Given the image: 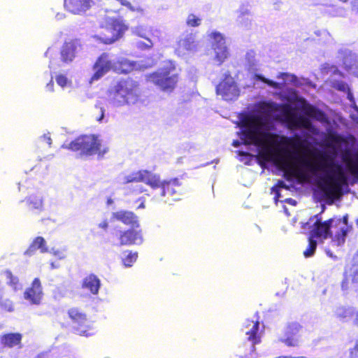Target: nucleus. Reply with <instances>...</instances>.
Here are the masks:
<instances>
[{
  "label": "nucleus",
  "mask_w": 358,
  "mask_h": 358,
  "mask_svg": "<svg viewBox=\"0 0 358 358\" xmlns=\"http://www.w3.org/2000/svg\"><path fill=\"white\" fill-rule=\"evenodd\" d=\"M92 0H64V7L73 14H80L90 9Z\"/></svg>",
  "instance_id": "nucleus-20"
},
{
  "label": "nucleus",
  "mask_w": 358,
  "mask_h": 358,
  "mask_svg": "<svg viewBox=\"0 0 358 358\" xmlns=\"http://www.w3.org/2000/svg\"><path fill=\"white\" fill-rule=\"evenodd\" d=\"M128 27L122 20L118 18H110L104 27H102V31L94 38L101 43L109 45L112 44L120 38Z\"/></svg>",
  "instance_id": "nucleus-6"
},
{
  "label": "nucleus",
  "mask_w": 358,
  "mask_h": 358,
  "mask_svg": "<svg viewBox=\"0 0 358 358\" xmlns=\"http://www.w3.org/2000/svg\"><path fill=\"white\" fill-rule=\"evenodd\" d=\"M257 79L274 89H278L280 87L279 84L278 83L266 78L261 75L257 76Z\"/></svg>",
  "instance_id": "nucleus-36"
},
{
  "label": "nucleus",
  "mask_w": 358,
  "mask_h": 358,
  "mask_svg": "<svg viewBox=\"0 0 358 358\" xmlns=\"http://www.w3.org/2000/svg\"><path fill=\"white\" fill-rule=\"evenodd\" d=\"M143 192V189H140V190L138 191V192H139V193Z\"/></svg>",
  "instance_id": "nucleus-55"
},
{
  "label": "nucleus",
  "mask_w": 358,
  "mask_h": 358,
  "mask_svg": "<svg viewBox=\"0 0 358 358\" xmlns=\"http://www.w3.org/2000/svg\"><path fill=\"white\" fill-rule=\"evenodd\" d=\"M302 329V326L296 322L287 324L284 329V338L280 341L288 347H295L298 345V336Z\"/></svg>",
  "instance_id": "nucleus-17"
},
{
  "label": "nucleus",
  "mask_w": 358,
  "mask_h": 358,
  "mask_svg": "<svg viewBox=\"0 0 358 358\" xmlns=\"http://www.w3.org/2000/svg\"><path fill=\"white\" fill-rule=\"evenodd\" d=\"M183 187L178 178H171L164 180L160 195L164 197H172L173 200H176L182 194Z\"/></svg>",
  "instance_id": "nucleus-14"
},
{
  "label": "nucleus",
  "mask_w": 358,
  "mask_h": 358,
  "mask_svg": "<svg viewBox=\"0 0 358 358\" xmlns=\"http://www.w3.org/2000/svg\"><path fill=\"white\" fill-rule=\"evenodd\" d=\"M186 23L189 27H196L200 25L201 19L196 16L194 14H189L187 16Z\"/></svg>",
  "instance_id": "nucleus-34"
},
{
  "label": "nucleus",
  "mask_w": 358,
  "mask_h": 358,
  "mask_svg": "<svg viewBox=\"0 0 358 358\" xmlns=\"http://www.w3.org/2000/svg\"><path fill=\"white\" fill-rule=\"evenodd\" d=\"M22 335L20 333H8L0 336L1 344L7 348H13L21 343Z\"/></svg>",
  "instance_id": "nucleus-22"
},
{
  "label": "nucleus",
  "mask_w": 358,
  "mask_h": 358,
  "mask_svg": "<svg viewBox=\"0 0 358 358\" xmlns=\"http://www.w3.org/2000/svg\"><path fill=\"white\" fill-rule=\"evenodd\" d=\"M24 299L31 305H40L41 303L43 292L41 280L35 278L23 294Z\"/></svg>",
  "instance_id": "nucleus-13"
},
{
  "label": "nucleus",
  "mask_w": 358,
  "mask_h": 358,
  "mask_svg": "<svg viewBox=\"0 0 358 358\" xmlns=\"http://www.w3.org/2000/svg\"><path fill=\"white\" fill-rule=\"evenodd\" d=\"M271 189H272V191L275 192V198L277 200L279 198V196H280V191H279V189L275 188V187H273Z\"/></svg>",
  "instance_id": "nucleus-50"
},
{
  "label": "nucleus",
  "mask_w": 358,
  "mask_h": 358,
  "mask_svg": "<svg viewBox=\"0 0 358 358\" xmlns=\"http://www.w3.org/2000/svg\"><path fill=\"white\" fill-rule=\"evenodd\" d=\"M321 214L322 212L310 217L308 222L302 224V228L310 229L309 235L322 243L331 238L332 245H343L348 235V227L341 226L340 219L329 218L322 221Z\"/></svg>",
  "instance_id": "nucleus-2"
},
{
  "label": "nucleus",
  "mask_w": 358,
  "mask_h": 358,
  "mask_svg": "<svg viewBox=\"0 0 358 358\" xmlns=\"http://www.w3.org/2000/svg\"><path fill=\"white\" fill-rule=\"evenodd\" d=\"M0 308L4 312H13L14 310L13 303L9 299L0 301Z\"/></svg>",
  "instance_id": "nucleus-35"
},
{
  "label": "nucleus",
  "mask_w": 358,
  "mask_h": 358,
  "mask_svg": "<svg viewBox=\"0 0 358 358\" xmlns=\"http://www.w3.org/2000/svg\"><path fill=\"white\" fill-rule=\"evenodd\" d=\"M37 250H40L42 253L47 252L48 251L46 242L42 236H37L34 239L27 250L26 253L31 255Z\"/></svg>",
  "instance_id": "nucleus-23"
},
{
  "label": "nucleus",
  "mask_w": 358,
  "mask_h": 358,
  "mask_svg": "<svg viewBox=\"0 0 358 358\" xmlns=\"http://www.w3.org/2000/svg\"><path fill=\"white\" fill-rule=\"evenodd\" d=\"M333 87L341 92H346L347 90H349L348 85L343 82V81H338L336 83H335Z\"/></svg>",
  "instance_id": "nucleus-39"
},
{
  "label": "nucleus",
  "mask_w": 358,
  "mask_h": 358,
  "mask_svg": "<svg viewBox=\"0 0 358 358\" xmlns=\"http://www.w3.org/2000/svg\"><path fill=\"white\" fill-rule=\"evenodd\" d=\"M46 88L50 92H53L54 90V81L52 78L49 81L48 83L46 85Z\"/></svg>",
  "instance_id": "nucleus-45"
},
{
  "label": "nucleus",
  "mask_w": 358,
  "mask_h": 358,
  "mask_svg": "<svg viewBox=\"0 0 358 358\" xmlns=\"http://www.w3.org/2000/svg\"><path fill=\"white\" fill-rule=\"evenodd\" d=\"M114 64L107 52L101 53L96 59L92 66L94 73L92 75L90 83L101 79L104 75L108 73L113 68Z\"/></svg>",
  "instance_id": "nucleus-11"
},
{
  "label": "nucleus",
  "mask_w": 358,
  "mask_h": 358,
  "mask_svg": "<svg viewBox=\"0 0 358 358\" xmlns=\"http://www.w3.org/2000/svg\"><path fill=\"white\" fill-rule=\"evenodd\" d=\"M352 285H358V251L353 256L352 264L345 269L341 289L347 291Z\"/></svg>",
  "instance_id": "nucleus-12"
},
{
  "label": "nucleus",
  "mask_w": 358,
  "mask_h": 358,
  "mask_svg": "<svg viewBox=\"0 0 358 358\" xmlns=\"http://www.w3.org/2000/svg\"><path fill=\"white\" fill-rule=\"evenodd\" d=\"M245 334L248 341L253 345L261 343V336L259 333V321L258 320H247L244 325Z\"/></svg>",
  "instance_id": "nucleus-18"
},
{
  "label": "nucleus",
  "mask_w": 358,
  "mask_h": 358,
  "mask_svg": "<svg viewBox=\"0 0 358 358\" xmlns=\"http://www.w3.org/2000/svg\"><path fill=\"white\" fill-rule=\"evenodd\" d=\"M215 51V59L219 62V64H222L228 57L227 48L226 46H222L217 48Z\"/></svg>",
  "instance_id": "nucleus-33"
},
{
  "label": "nucleus",
  "mask_w": 358,
  "mask_h": 358,
  "mask_svg": "<svg viewBox=\"0 0 358 358\" xmlns=\"http://www.w3.org/2000/svg\"><path fill=\"white\" fill-rule=\"evenodd\" d=\"M67 315L71 320L72 329L76 334L85 337L92 335V322L83 310L78 307H71L68 309Z\"/></svg>",
  "instance_id": "nucleus-7"
},
{
  "label": "nucleus",
  "mask_w": 358,
  "mask_h": 358,
  "mask_svg": "<svg viewBox=\"0 0 358 358\" xmlns=\"http://www.w3.org/2000/svg\"><path fill=\"white\" fill-rule=\"evenodd\" d=\"M138 258V252L127 251V254L125 257L122 258V264L126 267H131L134 264V263L137 260Z\"/></svg>",
  "instance_id": "nucleus-31"
},
{
  "label": "nucleus",
  "mask_w": 358,
  "mask_h": 358,
  "mask_svg": "<svg viewBox=\"0 0 358 358\" xmlns=\"http://www.w3.org/2000/svg\"><path fill=\"white\" fill-rule=\"evenodd\" d=\"M357 122H358V121H357Z\"/></svg>",
  "instance_id": "nucleus-57"
},
{
  "label": "nucleus",
  "mask_w": 358,
  "mask_h": 358,
  "mask_svg": "<svg viewBox=\"0 0 358 358\" xmlns=\"http://www.w3.org/2000/svg\"><path fill=\"white\" fill-rule=\"evenodd\" d=\"M100 110H101V115L100 116L97 118V120L98 121H101L103 117H104V113H105V110L103 107H101L100 108Z\"/></svg>",
  "instance_id": "nucleus-49"
},
{
  "label": "nucleus",
  "mask_w": 358,
  "mask_h": 358,
  "mask_svg": "<svg viewBox=\"0 0 358 358\" xmlns=\"http://www.w3.org/2000/svg\"><path fill=\"white\" fill-rule=\"evenodd\" d=\"M178 48L182 50L190 51L196 48L195 41L192 35L186 36L178 42Z\"/></svg>",
  "instance_id": "nucleus-25"
},
{
  "label": "nucleus",
  "mask_w": 358,
  "mask_h": 358,
  "mask_svg": "<svg viewBox=\"0 0 358 358\" xmlns=\"http://www.w3.org/2000/svg\"><path fill=\"white\" fill-rule=\"evenodd\" d=\"M56 82L59 86L64 87L67 84V78L65 76L60 74L57 76Z\"/></svg>",
  "instance_id": "nucleus-41"
},
{
  "label": "nucleus",
  "mask_w": 358,
  "mask_h": 358,
  "mask_svg": "<svg viewBox=\"0 0 358 358\" xmlns=\"http://www.w3.org/2000/svg\"><path fill=\"white\" fill-rule=\"evenodd\" d=\"M36 358H41V357H36Z\"/></svg>",
  "instance_id": "nucleus-56"
},
{
  "label": "nucleus",
  "mask_w": 358,
  "mask_h": 358,
  "mask_svg": "<svg viewBox=\"0 0 358 358\" xmlns=\"http://www.w3.org/2000/svg\"><path fill=\"white\" fill-rule=\"evenodd\" d=\"M317 245V243L316 238L312 237V236H308V245L307 248L303 251V255L305 257H312L316 250Z\"/></svg>",
  "instance_id": "nucleus-29"
},
{
  "label": "nucleus",
  "mask_w": 358,
  "mask_h": 358,
  "mask_svg": "<svg viewBox=\"0 0 358 358\" xmlns=\"http://www.w3.org/2000/svg\"><path fill=\"white\" fill-rule=\"evenodd\" d=\"M303 111L308 117L320 120L324 116V112L313 106L310 104H306L303 106Z\"/></svg>",
  "instance_id": "nucleus-26"
},
{
  "label": "nucleus",
  "mask_w": 358,
  "mask_h": 358,
  "mask_svg": "<svg viewBox=\"0 0 358 358\" xmlns=\"http://www.w3.org/2000/svg\"><path fill=\"white\" fill-rule=\"evenodd\" d=\"M43 140L48 145L49 147L52 145V139L48 135H43L42 136Z\"/></svg>",
  "instance_id": "nucleus-44"
},
{
  "label": "nucleus",
  "mask_w": 358,
  "mask_h": 358,
  "mask_svg": "<svg viewBox=\"0 0 358 358\" xmlns=\"http://www.w3.org/2000/svg\"><path fill=\"white\" fill-rule=\"evenodd\" d=\"M257 79L274 89H278L280 87L279 84L278 83L266 78L261 75L257 76Z\"/></svg>",
  "instance_id": "nucleus-37"
},
{
  "label": "nucleus",
  "mask_w": 358,
  "mask_h": 358,
  "mask_svg": "<svg viewBox=\"0 0 358 358\" xmlns=\"http://www.w3.org/2000/svg\"><path fill=\"white\" fill-rule=\"evenodd\" d=\"M122 6L127 7L131 11H135L136 9L131 5V3L127 0H116Z\"/></svg>",
  "instance_id": "nucleus-42"
},
{
  "label": "nucleus",
  "mask_w": 358,
  "mask_h": 358,
  "mask_svg": "<svg viewBox=\"0 0 358 358\" xmlns=\"http://www.w3.org/2000/svg\"><path fill=\"white\" fill-rule=\"evenodd\" d=\"M265 124L264 120L259 115H252L244 121V137L254 145L261 147L259 156L265 161L272 160L284 166L285 175L287 180L294 177L299 180L306 178V173L295 164H289L287 159H294L301 166L312 172L326 171L320 177L317 187L324 196L334 201L342 196L343 185L347 182V177L341 164L335 163L334 158L326 152L310 151L307 149L305 141L300 136H279L278 134L262 131Z\"/></svg>",
  "instance_id": "nucleus-1"
},
{
  "label": "nucleus",
  "mask_w": 358,
  "mask_h": 358,
  "mask_svg": "<svg viewBox=\"0 0 358 358\" xmlns=\"http://www.w3.org/2000/svg\"><path fill=\"white\" fill-rule=\"evenodd\" d=\"M27 203L29 206V210L34 211V210H38L41 211L43 210V202L41 199L34 196H30L27 199Z\"/></svg>",
  "instance_id": "nucleus-27"
},
{
  "label": "nucleus",
  "mask_w": 358,
  "mask_h": 358,
  "mask_svg": "<svg viewBox=\"0 0 358 358\" xmlns=\"http://www.w3.org/2000/svg\"><path fill=\"white\" fill-rule=\"evenodd\" d=\"M348 358H358V339L356 340L355 345L349 349Z\"/></svg>",
  "instance_id": "nucleus-38"
},
{
  "label": "nucleus",
  "mask_w": 358,
  "mask_h": 358,
  "mask_svg": "<svg viewBox=\"0 0 358 358\" xmlns=\"http://www.w3.org/2000/svg\"><path fill=\"white\" fill-rule=\"evenodd\" d=\"M343 161L350 173L358 179V152L353 156L345 157Z\"/></svg>",
  "instance_id": "nucleus-24"
},
{
  "label": "nucleus",
  "mask_w": 358,
  "mask_h": 358,
  "mask_svg": "<svg viewBox=\"0 0 358 358\" xmlns=\"http://www.w3.org/2000/svg\"><path fill=\"white\" fill-rule=\"evenodd\" d=\"M355 223H356L357 226L358 227V218L355 220Z\"/></svg>",
  "instance_id": "nucleus-54"
},
{
  "label": "nucleus",
  "mask_w": 358,
  "mask_h": 358,
  "mask_svg": "<svg viewBox=\"0 0 358 358\" xmlns=\"http://www.w3.org/2000/svg\"><path fill=\"white\" fill-rule=\"evenodd\" d=\"M281 111L283 121L289 129H309L311 127L310 120L305 116L296 114L289 105H282Z\"/></svg>",
  "instance_id": "nucleus-9"
},
{
  "label": "nucleus",
  "mask_w": 358,
  "mask_h": 358,
  "mask_svg": "<svg viewBox=\"0 0 358 358\" xmlns=\"http://www.w3.org/2000/svg\"><path fill=\"white\" fill-rule=\"evenodd\" d=\"M145 182L151 188L162 189L163 181L160 180L159 176L152 175L148 170H139L131 173L124 176L122 184L126 185L131 182Z\"/></svg>",
  "instance_id": "nucleus-8"
},
{
  "label": "nucleus",
  "mask_w": 358,
  "mask_h": 358,
  "mask_svg": "<svg viewBox=\"0 0 358 358\" xmlns=\"http://www.w3.org/2000/svg\"><path fill=\"white\" fill-rule=\"evenodd\" d=\"M101 285V280L99 277L94 273H90L83 279L81 287L89 292L91 294L96 295L99 294Z\"/></svg>",
  "instance_id": "nucleus-21"
},
{
  "label": "nucleus",
  "mask_w": 358,
  "mask_h": 358,
  "mask_svg": "<svg viewBox=\"0 0 358 358\" xmlns=\"http://www.w3.org/2000/svg\"><path fill=\"white\" fill-rule=\"evenodd\" d=\"M210 37L213 39L212 47L214 50H216L218 48H220L222 46H226L224 38L220 33L213 32L210 34Z\"/></svg>",
  "instance_id": "nucleus-30"
},
{
  "label": "nucleus",
  "mask_w": 358,
  "mask_h": 358,
  "mask_svg": "<svg viewBox=\"0 0 358 358\" xmlns=\"http://www.w3.org/2000/svg\"><path fill=\"white\" fill-rule=\"evenodd\" d=\"M233 145L234 146H238L239 145V142L238 141H234Z\"/></svg>",
  "instance_id": "nucleus-53"
},
{
  "label": "nucleus",
  "mask_w": 358,
  "mask_h": 358,
  "mask_svg": "<svg viewBox=\"0 0 358 358\" xmlns=\"http://www.w3.org/2000/svg\"><path fill=\"white\" fill-rule=\"evenodd\" d=\"M62 148L72 152H78L81 156L97 155L103 157L108 148L102 145L101 141L94 134L81 135L67 145H62Z\"/></svg>",
  "instance_id": "nucleus-4"
},
{
  "label": "nucleus",
  "mask_w": 358,
  "mask_h": 358,
  "mask_svg": "<svg viewBox=\"0 0 358 358\" xmlns=\"http://www.w3.org/2000/svg\"><path fill=\"white\" fill-rule=\"evenodd\" d=\"M275 358H306V357L304 356L291 357V356L281 355V356L277 357Z\"/></svg>",
  "instance_id": "nucleus-51"
},
{
  "label": "nucleus",
  "mask_w": 358,
  "mask_h": 358,
  "mask_svg": "<svg viewBox=\"0 0 358 358\" xmlns=\"http://www.w3.org/2000/svg\"><path fill=\"white\" fill-rule=\"evenodd\" d=\"M136 227H131L120 232L119 236L120 245H139L143 241L141 229Z\"/></svg>",
  "instance_id": "nucleus-15"
},
{
  "label": "nucleus",
  "mask_w": 358,
  "mask_h": 358,
  "mask_svg": "<svg viewBox=\"0 0 358 358\" xmlns=\"http://www.w3.org/2000/svg\"><path fill=\"white\" fill-rule=\"evenodd\" d=\"M139 83L131 78L119 80L108 91L110 102L115 106L135 104L140 99Z\"/></svg>",
  "instance_id": "nucleus-3"
},
{
  "label": "nucleus",
  "mask_w": 358,
  "mask_h": 358,
  "mask_svg": "<svg viewBox=\"0 0 358 358\" xmlns=\"http://www.w3.org/2000/svg\"><path fill=\"white\" fill-rule=\"evenodd\" d=\"M135 64L127 60L121 61L119 63L117 72L120 73L127 74L134 69Z\"/></svg>",
  "instance_id": "nucleus-32"
},
{
  "label": "nucleus",
  "mask_w": 358,
  "mask_h": 358,
  "mask_svg": "<svg viewBox=\"0 0 358 358\" xmlns=\"http://www.w3.org/2000/svg\"><path fill=\"white\" fill-rule=\"evenodd\" d=\"M216 93L226 101H232L239 96V90L229 73L224 76V78L216 87Z\"/></svg>",
  "instance_id": "nucleus-10"
},
{
  "label": "nucleus",
  "mask_w": 358,
  "mask_h": 358,
  "mask_svg": "<svg viewBox=\"0 0 358 358\" xmlns=\"http://www.w3.org/2000/svg\"><path fill=\"white\" fill-rule=\"evenodd\" d=\"M99 227L103 229H107L108 227V222L107 220H105L102 221L101 223L99 224Z\"/></svg>",
  "instance_id": "nucleus-46"
},
{
  "label": "nucleus",
  "mask_w": 358,
  "mask_h": 358,
  "mask_svg": "<svg viewBox=\"0 0 358 358\" xmlns=\"http://www.w3.org/2000/svg\"><path fill=\"white\" fill-rule=\"evenodd\" d=\"M81 48L82 43L80 39L73 38L66 41L60 51L62 61L65 63L71 62L76 57L77 50Z\"/></svg>",
  "instance_id": "nucleus-16"
},
{
  "label": "nucleus",
  "mask_w": 358,
  "mask_h": 358,
  "mask_svg": "<svg viewBox=\"0 0 358 358\" xmlns=\"http://www.w3.org/2000/svg\"><path fill=\"white\" fill-rule=\"evenodd\" d=\"M353 324L358 327V310L354 312Z\"/></svg>",
  "instance_id": "nucleus-47"
},
{
  "label": "nucleus",
  "mask_w": 358,
  "mask_h": 358,
  "mask_svg": "<svg viewBox=\"0 0 358 358\" xmlns=\"http://www.w3.org/2000/svg\"><path fill=\"white\" fill-rule=\"evenodd\" d=\"M5 273L7 278L9 280L10 285H15L18 282V278L15 277L10 271H6Z\"/></svg>",
  "instance_id": "nucleus-40"
},
{
  "label": "nucleus",
  "mask_w": 358,
  "mask_h": 358,
  "mask_svg": "<svg viewBox=\"0 0 358 358\" xmlns=\"http://www.w3.org/2000/svg\"><path fill=\"white\" fill-rule=\"evenodd\" d=\"M176 66L172 62L148 74L147 80L158 87L162 91L171 93L176 87L179 80Z\"/></svg>",
  "instance_id": "nucleus-5"
},
{
  "label": "nucleus",
  "mask_w": 358,
  "mask_h": 358,
  "mask_svg": "<svg viewBox=\"0 0 358 358\" xmlns=\"http://www.w3.org/2000/svg\"><path fill=\"white\" fill-rule=\"evenodd\" d=\"M352 8L358 11V0H354L352 3Z\"/></svg>",
  "instance_id": "nucleus-52"
},
{
  "label": "nucleus",
  "mask_w": 358,
  "mask_h": 358,
  "mask_svg": "<svg viewBox=\"0 0 358 358\" xmlns=\"http://www.w3.org/2000/svg\"><path fill=\"white\" fill-rule=\"evenodd\" d=\"M274 187L278 189L279 188L288 189V186L285 183V182L280 180L277 182Z\"/></svg>",
  "instance_id": "nucleus-43"
},
{
  "label": "nucleus",
  "mask_w": 358,
  "mask_h": 358,
  "mask_svg": "<svg viewBox=\"0 0 358 358\" xmlns=\"http://www.w3.org/2000/svg\"><path fill=\"white\" fill-rule=\"evenodd\" d=\"M112 217L131 227H139L138 217L131 211L119 210L113 213Z\"/></svg>",
  "instance_id": "nucleus-19"
},
{
  "label": "nucleus",
  "mask_w": 358,
  "mask_h": 358,
  "mask_svg": "<svg viewBox=\"0 0 358 358\" xmlns=\"http://www.w3.org/2000/svg\"><path fill=\"white\" fill-rule=\"evenodd\" d=\"M341 220V226H345L348 227V232L349 231V227L348 226V216H344L343 220L340 219Z\"/></svg>",
  "instance_id": "nucleus-48"
},
{
  "label": "nucleus",
  "mask_w": 358,
  "mask_h": 358,
  "mask_svg": "<svg viewBox=\"0 0 358 358\" xmlns=\"http://www.w3.org/2000/svg\"><path fill=\"white\" fill-rule=\"evenodd\" d=\"M355 309L350 307H341L336 310V317L341 320H347L354 315Z\"/></svg>",
  "instance_id": "nucleus-28"
}]
</instances>
